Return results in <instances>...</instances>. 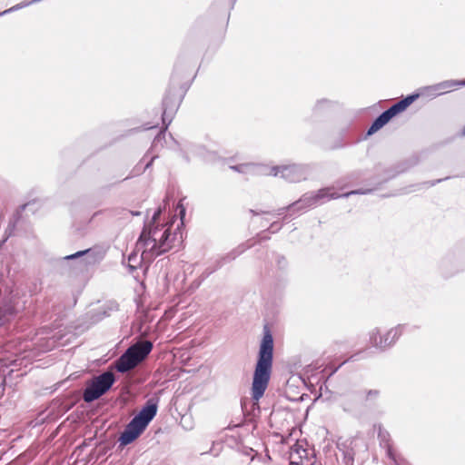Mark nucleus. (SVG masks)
I'll use <instances>...</instances> for the list:
<instances>
[{
  "mask_svg": "<svg viewBox=\"0 0 465 465\" xmlns=\"http://www.w3.org/2000/svg\"><path fill=\"white\" fill-rule=\"evenodd\" d=\"M311 164L292 163L270 167L269 175L281 176L290 183H299L307 180L311 175Z\"/></svg>",
  "mask_w": 465,
  "mask_h": 465,
  "instance_id": "obj_9",
  "label": "nucleus"
},
{
  "mask_svg": "<svg viewBox=\"0 0 465 465\" xmlns=\"http://www.w3.org/2000/svg\"><path fill=\"white\" fill-rule=\"evenodd\" d=\"M64 259L65 260H77L82 259L81 262L85 264H91L94 262V252L91 249L76 252L73 254L66 255Z\"/></svg>",
  "mask_w": 465,
  "mask_h": 465,
  "instance_id": "obj_20",
  "label": "nucleus"
},
{
  "mask_svg": "<svg viewBox=\"0 0 465 465\" xmlns=\"http://www.w3.org/2000/svg\"><path fill=\"white\" fill-rule=\"evenodd\" d=\"M19 310L11 302L2 303L0 305V327L7 322Z\"/></svg>",
  "mask_w": 465,
  "mask_h": 465,
  "instance_id": "obj_17",
  "label": "nucleus"
},
{
  "mask_svg": "<svg viewBox=\"0 0 465 465\" xmlns=\"http://www.w3.org/2000/svg\"><path fill=\"white\" fill-rule=\"evenodd\" d=\"M378 439L381 447L385 449L387 457L391 459L395 465H409L405 459L393 450L389 432L381 427H379Z\"/></svg>",
  "mask_w": 465,
  "mask_h": 465,
  "instance_id": "obj_13",
  "label": "nucleus"
},
{
  "mask_svg": "<svg viewBox=\"0 0 465 465\" xmlns=\"http://www.w3.org/2000/svg\"><path fill=\"white\" fill-rule=\"evenodd\" d=\"M181 103V96L177 94V90L175 86H170L166 91V94L163 99V114L162 120L163 124L164 125L163 129L158 133V134L154 137L152 150L156 148L159 144L161 147L163 146V141L165 138V131L168 125L172 123L173 118L178 110V107Z\"/></svg>",
  "mask_w": 465,
  "mask_h": 465,
  "instance_id": "obj_5",
  "label": "nucleus"
},
{
  "mask_svg": "<svg viewBox=\"0 0 465 465\" xmlns=\"http://www.w3.org/2000/svg\"><path fill=\"white\" fill-rule=\"evenodd\" d=\"M109 214L113 217L118 218V219H129L130 216H139L141 215V212L139 211H130L124 208H114L112 210H109Z\"/></svg>",
  "mask_w": 465,
  "mask_h": 465,
  "instance_id": "obj_21",
  "label": "nucleus"
},
{
  "mask_svg": "<svg viewBox=\"0 0 465 465\" xmlns=\"http://www.w3.org/2000/svg\"><path fill=\"white\" fill-rule=\"evenodd\" d=\"M270 229L272 232H275L276 231L281 229V224L276 222L272 223Z\"/></svg>",
  "mask_w": 465,
  "mask_h": 465,
  "instance_id": "obj_31",
  "label": "nucleus"
},
{
  "mask_svg": "<svg viewBox=\"0 0 465 465\" xmlns=\"http://www.w3.org/2000/svg\"><path fill=\"white\" fill-rule=\"evenodd\" d=\"M237 0H229V5H230V7L231 9L233 8L235 3H236Z\"/></svg>",
  "mask_w": 465,
  "mask_h": 465,
  "instance_id": "obj_34",
  "label": "nucleus"
},
{
  "mask_svg": "<svg viewBox=\"0 0 465 465\" xmlns=\"http://www.w3.org/2000/svg\"><path fill=\"white\" fill-rule=\"evenodd\" d=\"M242 252H243V250L241 249L240 247H238L232 251H231L230 252L226 253L225 255L218 258L214 262V264H213V268L211 269V271L209 272V273H212V272L219 270L226 263H229L232 261L235 260L236 257H238Z\"/></svg>",
  "mask_w": 465,
  "mask_h": 465,
  "instance_id": "obj_15",
  "label": "nucleus"
},
{
  "mask_svg": "<svg viewBox=\"0 0 465 465\" xmlns=\"http://www.w3.org/2000/svg\"><path fill=\"white\" fill-rule=\"evenodd\" d=\"M318 206L314 194L312 192H309L304 193L298 201L292 203L287 207L281 208L277 211V215L282 214L286 210H294V211H305L309 208H313Z\"/></svg>",
  "mask_w": 465,
  "mask_h": 465,
  "instance_id": "obj_14",
  "label": "nucleus"
},
{
  "mask_svg": "<svg viewBox=\"0 0 465 465\" xmlns=\"http://www.w3.org/2000/svg\"><path fill=\"white\" fill-rule=\"evenodd\" d=\"M461 86H465V79L445 80L440 83L420 88V93L417 94H419V96L421 95L425 97L435 98Z\"/></svg>",
  "mask_w": 465,
  "mask_h": 465,
  "instance_id": "obj_11",
  "label": "nucleus"
},
{
  "mask_svg": "<svg viewBox=\"0 0 465 465\" xmlns=\"http://www.w3.org/2000/svg\"><path fill=\"white\" fill-rule=\"evenodd\" d=\"M185 214V209L182 207V210L180 211V215L183 217Z\"/></svg>",
  "mask_w": 465,
  "mask_h": 465,
  "instance_id": "obj_37",
  "label": "nucleus"
},
{
  "mask_svg": "<svg viewBox=\"0 0 465 465\" xmlns=\"http://www.w3.org/2000/svg\"><path fill=\"white\" fill-rule=\"evenodd\" d=\"M19 310L11 302L2 303L0 305V327L7 322Z\"/></svg>",
  "mask_w": 465,
  "mask_h": 465,
  "instance_id": "obj_18",
  "label": "nucleus"
},
{
  "mask_svg": "<svg viewBox=\"0 0 465 465\" xmlns=\"http://www.w3.org/2000/svg\"><path fill=\"white\" fill-rule=\"evenodd\" d=\"M175 234H172L171 226L144 224L136 246L143 249V255L153 257L168 252L173 247Z\"/></svg>",
  "mask_w": 465,
  "mask_h": 465,
  "instance_id": "obj_2",
  "label": "nucleus"
},
{
  "mask_svg": "<svg viewBox=\"0 0 465 465\" xmlns=\"http://www.w3.org/2000/svg\"><path fill=\"white\" fill-rule=\"evenodd\" d=\"M136 261H137V255L136 254L132 253V254L129 255V257H128V262H129L128 267H129L131 272H133L137 268V266L134 264V262H136Z\"/></svg>",
  "mask_w": 465,
  "mask_h": 465,
  "instance_id": "obj_27",
  "label": "nucleus"
},
{
  "mask_svg": "<svg viewBox=\"0 0 465 465\" xmlns=\"http://www.w3.org/2000/svg\"><path fill=\"white\" fill-rule=\"evenodd\" d=\"M447 179H449V177L444 178V180H447ZM441 181H443V179H439L435 183H431L430 185H434L436 183H440Z\"/></svg>",
  "mask_w": 465,
  "mask_h": 465,
  "instance_id": "obj_36",
  "label": "nucleus"
},
{
  "mask_svg": "<svg viewBox=\"0 0 465 465\" xmlns=\"http://www.w3.org/2000/svg\"><path fill=\"white\" fill-rule=\"evenodd\" d=\"M407 327V324H397L387 330L382 334L381 333L380 329L375 327L368 332L369 342L379 351H386L397 343Z\"/></svg>",
  "mask_w": 465,
  "mask_h": 465,
  "instance_id": "obj_6",
  "label": "nucleus"
},
{
  "mask_svg": "<svg viewBox=\"0 0 465 465\" xmlns=\"http://www.w3.org/2000/svg\"><path fill=\"white\" fill-rule=\"evenodd\" d=\"M380 396V391L368 390L359 391L345 395L341 401V406L346 412L352 411L359 402H373Z\"/></svg>",
  "mask_w": 465,
  "mask_h": 465,
  "instance_id": "obj_10",
  "label": "nucleus"
},
{
  "mask_svg": "<svg viewBox=\"0 0 465 465\" xmlns=\"http://www.w3.org/2000/svg\"><path fill=\"white\" fill-rule=\"evenodd\" d=\"M332 102L329 99H319L316 101L315 104L313 105L312 111L315 114H319L322 112L323 110L329 108L331 105Z\"/></svg>",
  "mask_w": 465,
  "mask_h": 465,
  "instance_id": "obj_23",
  "label": "nucleus"
},
{
  "mask_svg": "<svg viewBox=\"0 0 465 465\" xmlns=\"http://www.w3.org/2000/svg\"><path fill=\"white\" fill-rule=\"evenodd\" d=\"M250 213H252L253 215H258L260 214V213L254 211V210H250ZM261 213H267V212H261Z\"/></svg>",
  "mask_w": 465,
  "mask_h": 465,
  "instance_id": "obj_35",
  "label": "nucleus"
},
{
  "mask_svg": "<svg viewBox=\"0 0 465 465\" xmlns=\"http://www.w3.org/2000/svg\"><path fill=\"white\" fill-rule=\"evenodd\" d=\"M242 173L246 174H263L269 175L270 167L262 164L253 163H242Z\"/></svg>",
  "mask_w": 465,
  "mask_h": 465,
  "instance_id": "obj_19",
  "label": "nucleus"
},
{
  "mask_svg": "<svg viewBox=\"0 0 465 465\" xmlns=\"http://www.w3.org/2000/svg\"><path fill=\"white\" fill-rule=\"evenodd\" d=\"M158 409V401L149 399L142 410L131 420L121 433L119 441L123 446L134 442L147 428L155 417Z\"/></svg>",
  "mask_w": 465,
  "mask_h": 465,
  "instance_id": "obj_3",
  "label": "nucleus"
},
{
  "mask_svg": "<svg viewBox=\"0 0 465 465\" xmlns=\"http://www.w3.org/2000/svg\"><path fill=\"white\" fill-rule=\"evenodd\" d=\"M343 453V463L344 465H354V456L355 452L352 448L347 447L346 450L342 451Z\"/></svg>",
  "mask_w": 465,
  "mask_h": 465,
  "instance_id": "obj_25",
  "label": "nucleus"
},
{
  "mask_svg": "<svg viewBox=\"0 0 465 465\" xmlns=\"http://www.w3.org/2000/svg\"><path fill=\"white\" fill-rule=\"evenodd\" d=\"M242 252H243V250L241 249L240 247H238L232 251H231L230 252L226 253L225 255L218 258L214 262V264H213V268L211 269V271L209 272V273H212V272L219 270L226 263H229L232 261L235 260L236 257H238Z\"/></svg>",
  "mask_w": 465,
  "mask_h": 465,
  "instance_id": "obj_16",
  "label": "nucleus"
},
{
  "mask_svg": "<svg viewBox=\"0 0 465 465\" xmlns=\"http://www.w3.org/2000/svg\"><path fill=\"white\" fill-rule=\"evenodd\" d=\"M243 167L244 166H242V163L230 166V168L232 170H233L235 172H238V173H242V171Z\"/></svg>",
  "mask_w": 465,
  "mask_h": 465,
  "instance_id": "obj_30",
  "label": "nucleus"
},
{
  "mask_svg": "<svg viewBox=\"0 0 465 465\" xmlns=\"http://www.w3.org/2000/svg\"><path fill=\"white\" fill-rule=\"evenodd\" d=\"M5 379L4 378L3 374L0 372V387H2L5 384Z\"/></svg>",
  "mask_w": 465,
  "mask_h": 465,
  "instance_id": "obj_32",
  "label": "nucleus"
},
{
  "mask_svg": "<svg viewBox=\"0 0 465 465\" xmlns=\"http://www.w3.org/2000/svg\"><path fill=\"white\" fill-rule=\"evenodd\" d=\"M331 190H332V187H324L316 192H312L318 205H321V204H322L326 202H329L330 200H332V199H338L341 197L347 198L352 194H367L371 192V189H365V190L360 189V190L351 191V192H348V193H345L342 194H339L337 193L331 192Z\"/></svg>",
  "mask_w": 465,
  "mask_h": 465,
  "instance_id": "obj_12",
  "label": "nucleus"
},
{
  "mask_svg": "<svg viewBox=\"0 0 465 465\" xmlns=\"http://www.w3.org/2000/svg\"><path fill=\"white\" fill-rule=\"evenodd\" d=\"M161 213H162V209H161V208H158V209L154 212V213H153V217H152V221H151L150 223H148L147 224L158 225V224H157V221H158V219H159V216L161 215Z\"/></svg>",
  "mask_w": 465,
  "mask_h": 465,
  "instance_id": "obj_29",
  "label": "nucleus"
},
{
  "mask_svg": "<svg viewBox=\"0 0 465 465\" xmlns=\"http://www.w3.org/2000/svg\"><path fill=\"white\" fill-rule=\"evenodd\" d=\"M108 315L109 313L104 307H99L97 310L91 312V320L93 322H98Z\"/></svg>",
  "mask_w": 465,
  "mask_h": 465,
  "instance_id": "obj_24",
  "label": "nucleus"
},
{
  "mask_svg": "<svg viewBox=\"0 0 465 465\" xmlns=\"http://www.w3.org/2000/svg\"><path fill=\"white\" fill-rule=\"evenodd\" d=\"M419 97V94H409L403 99L392 104L390 108L382 112L371 124L370 128L367 131L368 135H371L381 128H382L385 124H387L394 116L398 114L403 112L410 106L416 99Z\"/></svg>",
  "mask_w": 465,
  "mask_h": 465,
  "instance_id": "obj_8",
  "label": "nucleus"
},
{
  "mask_svg": "<svg viewBox=\"0 0 465 465\" xmlns=\"http://www.w3.org/2000/svg\"><path fill=\"white\" fill-rule=\"evenodd\" d=\"M114 381L115 377L112 371H104L94 376L87 382L83 392V400L87 403L98 400L112 388Z\"/></svg>",
  "mask_w": 465,
  "mask_h": 465,
  "instance_id": "obj_7",
  "label": "nucleus"
},
{
  "mask_svg": "<svg viewBox=\"0 0 465 465\" xmlns=\"http://www.w3.org/2000/svg\"><path fill=\"white\" fill-rule=\"evenodd\" d=\"M273 361V338L267 327L264 328L258 359L255 364L252 383V399L258 402L263 396L271 379Z\"/></svg>",
  "mask_w": 465,
  "mask_h": 465,
  "instance_id": "obj_1",
  "label": "nucleus"
},
{
  "mask_svg": "<svg viewBox=\"0 0 465 465\" xmlns=\"http://www.w3.org/2000/svg\"><path fill=\"white\" fill-rule=\"evenodd\" d=\"M102 212H103V211H98V212H95V213H94V216H96V215H98V214H99V213H101Z\"/></svg>",
  "mask_w": 465,
  "mask_h": 465,
  "instance_id": "obj_38",
  "label": "nucleus"
},
{
  "mask_svg": "<svg viewBox=\"0 0 465 465\" xmlns=\"http://www.w3.org/2000/svg\"><path fill=\"white\" fill-rule=\"evenodd\" d=\"M142 170H143V168L139 167V165H136V166L133 169V171H132V174L134 175V171L138 173V172H140V171H142Z\"/></svg>",
  "mask_w": 465,
  "mask_h": 465,
  "instance_id": "obj_33",
  "label": "nucleus"
},
{
  "mask_svg": "<svg viewBox=\"0 0 465 465\" xmlns=\"http://www.w3.org/2000/svg\"><path fill=\"white\" fill-rule=\"evenodd\" d=\"M156 158H157V155H153V156L151 158V160H150V161H149V162H148V163H147L143 167V170H142V171H140V172H138V173H137V172H135V171L134 172V176H136V175H139V174H141V173H144L147 169H149V168L152 166V164H153V161H154Z\"/></svg>",
  "mask_w": 465,
  "mask_h": 465,
  "instance_id": "obj_28",
  "label": "nucleus"
},
{
  "mask_svg": "<svg viewBox=\"0 0 465 465\" xmlns=\"http://www.w3.org/2000/svg\"><path fill=\"white\" fill-rule=\"evenodd\" d=\"M275 259H276V263H277V266L279 267V269L283 270L286 268L288 262L284 256L278 254V255H276Z\"/></svg>",
  "mask_w": 465,
  "mask_h": 465,
  "instance_id": "obj_26",
  "label": "nucleus"
},
{
  "mask_svg": "<svg viewBox=\"0 0 465 465\" xmlns=\"http://www.w3.org/2000/svg\"><path fill=\"white\" fill-rule=\"evenodd\" d=\"M43 0H31V1H23L3 12L0 13V16L2 15H7V14H10V13H13V12H15V11H18L22 8H25V7H27L31 5H34V4H36V3H39V2H42Z\"/></svg>",
  "mask_w": 465,
  "mask_h": 465,
  "instance_id": "obj_22",
  "label": "nucleus"
},
{
  "mask_svg": "<svg viewBox=\"0 0 465 465\" xmlns=\"http://www.w3.org/2000/svg\"><path fill=\"white\" fill-rule=\"evenodd\" d=\"M153 347V342L147 340L131 345L116 361V371L121 373L132 371L147 358Z\"/></svg>",
  "mask_w": 465,
  "mask_h": 465,
  "instance_id": "obj_4",
  "label": "nucleus"
},
{
  "mask_svg": "<svg viewBox=\"0 0 465 465\" xmlns=\"http://www.w3.org/2000/svg\"><path fill=\"white\" fill-rule=\"evenodd\" d=\"M461 134H462V136L465 137V127L462 129Z\"/></svg>",
  "mask_w": 465,
  "mask_h": 465,
  "instance_id": "obj_39",
  "label": "nucleus"
}]
</instances>
